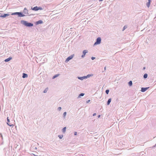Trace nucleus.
<instances>
[{"instance_id": "obj_1", "label": "nucleus", "mask_w": 156, "mask_h": 156, "mask_svg": "<svg viewBox=\"0 0 156 156\" xmlns=\"http://www.w3.org/2000/svg\"><path fill=\"white\" fill-rule=\"evenodd\" d=\"M21 23L27 27H32L33 26V24L31 23H28L27 21L24 20H22Z\"/></svg>"}, {"instance_id": "obj_2", "label": "nucleus", "mask_w": 156, "mask_h": 156, "mask_svg": "<svg viewBox=\"0 0 156 156\" xmlns=\"http://www.w3.org/2000/svg\"><path fill=\"white\" fill-rule=\"evenodd\" d=\"M12 15H18L20 17L24 16L25 15L23 14L20 12H16L12 13L11 14Z\"/></svg>"}, {"instance_id": "obj_3", "label": "nucleus", "mask_w": 156, "mask_h": 156, "mask_svg": "<svg viewBox=\"0 0 156 156\" xmlns=\"http://www.w3.org/2000/svg\"><path fill=\"white\" fill-rule=\"evenodd\" d=\"M101 38L100 37H99L97 39V41L95 42L94 44L96 45L100 44L101 43Z\"/></svg>"}, {"instance_id": "obj_4", "label": "nucleus", "mask_w": 156, "mask_h": 156, "mask_svg": "<svg viewBox=\"0 0 156 156\" xmlns=\"http://www.w3.org/2000/svg\"><path fill=\"white\" fill-rule=\"evenodd\" d=\"M32 9L34 11H37L39 10H42V8L41 7H38L37 6H35L33 8H32Z\"/></svg>"}, {"instance_id": "obj_5", "label": "nucleus", "mask_w": 156, "mask_h": 156, "mask_svg": "<svg viewBox=\"0 0 156 156\" xmlns=\"http://www.w3.org/2000/svg\"><path fill=\"white\" fill-rule=\"evenodd\" d=\"M73 55H71L69 56V57H68L66 59V61L65 62H68L69 60H71V59H72L73 58Z\"/></svg>"}, {"instance_id": "obj_6", "label": "nucleus", "mask_w": 156, "mask_h": 156, "mask_svg": "<svg viewBox=\"0 0 156 156\" xmlns=\"http://www.w3.org/2000/svg\"><path fill=\"white\" fill-rule=\"evenodd\" d=\"M87 50H83V55H82V57L83 58L85 56V55L86 54V53H87Z\"/></svg>"}, {"instance_id": "obj_7", "label": "nucleus", "mask_w": 156, "mask_h": 156, "mask_svg": "<svg viewBox=\"0 0 156 156\" xmlns=\"http://www.w3.org/2000/svg\"><path fill=\"white\" fill-rule=\"evenodd\" d=\"M9 16V14H4L3 15H2L0 16L1 17L5 18L6 16Z\"/></svg>"}, {"instance_id": "obj_8", "label": "nucleus", "mask_w": 156, "mask_h": 156, "mask_svg": "<svg viewBox=\"0 0 156 156\" xmlns=\"http://www.w3.org/2000/svg\"><path fill=\"white\" fill-rule=\"evenodd\" d=\"M7 124L8 125H9L10 126H14V125L13 124H11L10 123H9V122H10V121H9V119L8 117H7Z\"/></svg>"}, {"instance_id": "obj_9", "label": "nucleus", "mask_w": 156, "mask_h": 156, "mask_svg": "<svg viewBox=\"0 0 156 156\" xmlns=\"http://www.w3.org/2000/svg\"><path fill=\"white\" fill-rule=\"evenodd\" d=\"M149 87H146V88H142L141 89V91L142 92H144L146 91Z\"/></svg>"}, {"instance_id": "obj_10", "label": "nucleus", "mask_w": 156, "mask_h": 156, "mask_svg": "<svg viewBox=\"0 0 156 156\" xmlns=\"http://www.w3.org/2000/svg\"><path fill=\"white\" fill-rule=\"evenodd\" d=\"M12 59V57H9L5 60V62H8L10 60Z\"/></svg>"}, {"instance_id": "obj_11", "label": "nucleus", "mask_w": 156, "mask_h": 156, "mask_svg": "<svg viewBox=\"0 0 156 156\" xmlns=\"http://www.w3.org/2000/svg\"><path fill=\"white\" fill-rule=\"evenodd\" d=\"M148 2L147 3V7H149L151 1V0H148Z\"/></svg>"}, {"instance_id": "obj_12", "label": "nucleus", "mask_w": 156, "mask_h": 156, "mask_svg": "<svg viewBox=\"0 0 156 156\" xmlns=\"http://www.w3.org/2000/svg\"><path fill=\"white\" fill-rule=\"evenodd\" d=\"M28 76L26 74H25V73H23V78H25L26 77H27Z\"/></svg>"}, {"instance_id": "obj_13", "label": "nucleus", "mask_w": 156, "mask_h": 156, "mask_svg": "<svg viewBox=\"0 0 156 156\" xmlns=\"http://www.w3.org/2000/svg\"><path fill=\"white\" fill-rule=\"evenodd\" d=\"M111 98H109L108 99V102H107V104L108 105H109L110 102H111Z\"/></svg>"}, {"instance_id": "obj_14", "label": "nucleus", "mask_w": 156, "mask_h": 156, "mask_svg": "<svg viewBox=\"0 0 156 156\" xmlns=\"http://www.w3.org/2000/svg\"><path fill=\"white\" fill-rule=\"evenodd\" d=\"M59 74H56V75H55V76H54L53 77V78H52L53 79L55 78L56 77H58V76H59Z\"/></svg>"}, {"instance_id": "obj_15", "label": "nucleus", "mask_w": 156, "mask_h": 156, "mask_svg": "<svg viewBox=\"0 0 156 156\" xmlns=\"http://www.w3.org/2000/svg\"><path fill=\"white\" fill-rule=\"evenodd\" d=\"M147 76H148V75H147V73L145 74L144 75V78H146L147 77Z\"/></svg>"}, {"instance_id": "obj_16", "label": "nucleus", "mask_w": 156, "mask_h": 156, "mask_svg": "<svg viewBox=\"0 0 156 156\" xmlns=\"http://www.w3.org/2000/svg\"><path fill=\"white\" fill-rule=\"evenodd\" d=\"M48 90V88H46L45 90H44V93H46L47 92V91Z\"/></svg>"}, {"instance_id": "obj_17", "label": "nucleus", "mask_w": 156, "mask_h": 156, "mask_svg": "<svg viewBox=\"0 0 156 156\" xmlns=\"http://www.w3.org/2000/svg\"><path fill=\"white\" fill-rule=\"evenodd\" d=\"M129 85L130 86H131L132 85V82L131 81H130L129 82Z\"/></svg>"}, {"instance_id": "obj_18", "label": "nucleus", "mask_w": 156, "mask_h": 156, "mask_svg": "<svg viewBox=\"0 0 156 156\" xmlns=\"http://www.w3.org/2000/svg\"><path fill=\"white\" fill-rule=\"evenodd\" d=\"M66 127H65L64 128H63L62 129V132L63 133H65V132H66Z\"/></svg>"}, {"instance_id": "obj_19", "label": "nucleus", "mask_w": 156, "mask_h": 156, "mask_svg": "<svg viewBox=\"0 0 156 156\" xmlns=\"http://www.w3.org/2000/svg\"><path fill=\"white\" fill-rule=\"evenodd\" d=\"M105 92L107 94H108L109 92V90H106Z\"/></svg>"}, {"instance_id": "obj_20", "label": "nucleus", "mask_w": 156, "mask_h": 156, "mask_svg": "<svg viewBox=\"0 0 156 156\" xmlns=\"http://www.w3.org/2000/svg\"><path fill=\"white\" fill-rule=\"evenodd\" d=\"M84 95V94H83V93H81V94L80 95H79V96L80 97V96H83Z\"/></svg>"}, {"instance_id": "obj_21", "label": "nucleus", "mask_w": 156, "mask_h": 156, "mask_svg": "<svg viewBox=\"0 0 156 156\" xmlns=\"http://www.w3.org/2000/svg\"><path fill=\"white\" fill-rule=\"evenodd\" d=\"M127 27L126 26H124L123 28V30H125Z\"/></svg>"}, {"instance_id": "obj_22", "label": "nucleus", "mask_w": 156, "mask_h": 156, "mask_svg": "<svg viewBox=\"0 0 156 156\" xmlns=\"http://www.w3.org/2000/svg\"><path fill=\"white\" fill-rule=\"evenodd\" d=\"M63 136H60V135H59V136H58V137H59V138H60V139H62V137H63Z\"/></svg>"}, {"instance_id": "obj_23", "label": "nucleus", "mask_w": 156, "mask_h": 156, "mask_svg": "<svg viewBox=\"0 0 156 156\" xmlns=\"http://www.w3.org/2000/svg\"><path fill=\"white\" fill-rule=\"evenodd\" d=\"M66 112H64L63 113V115H64V116H65L66 115Z\"/></svg>"}, {"instance_id": "obj_24", "label": "nucleus", "mask_w": 156, "mask_h": 156, "mask_svg": "<svg viewBox=\"0 0 156 156\" xmlns=\"http://www.w3.org/2000/svg\"><path fill=\"white\" fill-rule=\"evenodd\" d=\"M58 109L59 110H60L61 109V107H59L58 108Z\"/></svg>"}, {"instance_id": "obj_25", "label": "nucleus", "mask_w": 156, "mask_h": 156, "mask_svg": "<svg viewBox=\"0 0 156 156\" xmlns=\"http://www.w3.org/2000/svg\"><path fill=\"white\" fill-rule=\"evenodd\" d=\"M95 58V57H92V58H91V59H92V60H94V59Z\"/></svg>"}, {"instance_id": "obj_26", "label": "nucleus", "mask_w": 156, "mask_h": 156, "mask_svg": "<svg viewBox=\"0 0 156 156\" xmlns=\"http://www.w3.org/2000/svg\"><path fill=\"white\" fill-rule=\"evenodd\" d=\"M77 134V133L76 132H75L74 133V135H76Z\"/></svg>"}, {"instance_id": "obj_27", "label": "nucleus", "mask_w": 156, "mask_h": 156, "mask_svg": "<svg viewBox=\"0 0 156 156\" xmlns=\"http://www.w3.org/2000/svg\"><path fill=\"white\" fill-rule=\"evenodd\" d=\"M38 22L39 23H41V21H38Z\"/></svg>"}, {"instance_id": "obj_28", "label": "nucleus", "mask_w": 156, "mask_h": 156, "mask_svg": "<svg viewBox=\"0 0 156 156\" xmlns=\"http://www.w3.org/2000/svg\"><path fill=\"white\" fill-rule=\"evenodd\" d=\"M96 115V113H94V114H93V116H94Z\"/></svg>"}, {"instance_id": "obj_29", "label": "nucleus", "mask_w": 156, "mask_h": 156, "mask_svg": "<svg viewBox=\"0 0 156 156\" xmlns=\"http://www.w3.org/2000/svg\"><path fill=\"white\" fill-rule=\"evenodd\" d=\"M90 101V100H88L87 101V103H88Z\"/></svg>"}, {"instance_id": "obj_30", "label": "nucleus", "mask_w": 156, "mask_h": 156, "mask_svg": "<svg viewBox=\"0 0 156 156\" xmlns=\"http://www.w3.org/2000/svg\"><path fill=\"white\" fill-rule=\"evenodd\" d=\"M98 118H99L100 116V115H98Z\"/></svg>"}, {"instance_id": "obj_31", "label": "nucleus", "mask_w": 156, "mask_h": 156, "mask_svg": "<svg viewBox=\"0 0 156 156\" xmlns=\"http://www.w3.org/2000/svg\"><path fill=\"white\" fill-rule=\"evenodd\" d=\"M24 10H27V9L25 8L24 9Z\"/></svg>"}, {"instance_id": "obj_32", "label": "nucleus", "mask_w": 156, "mask_h": 156, "mask_svg": "<svg viewBox=\"0 0 156 156\" xmlns=\"http://www.w3.org/2000/svg\"><path fill=\"white\" fill-rule=\"evenodd\" d=\"M103 0H99V1H103Z\"/></svg>"}, {"instance_id": "obj_33", "label": "nucleus", "mask_w": 156, "mask_h": 156, "mask_svg": "<svg viewBox=\"0 0 156 156\" xmlns=\"http://www.w3.org/2000/svg\"><path fill=\"white\" fill-rule=\"evenodd\" d=\"M105 69H106V67H105Z\"/></svg>"}]
</instances>
